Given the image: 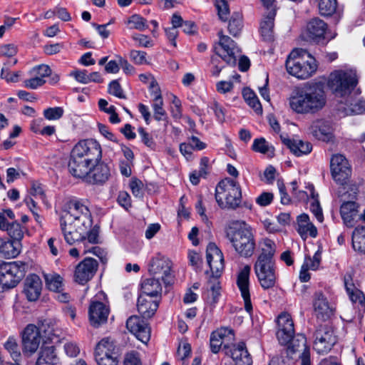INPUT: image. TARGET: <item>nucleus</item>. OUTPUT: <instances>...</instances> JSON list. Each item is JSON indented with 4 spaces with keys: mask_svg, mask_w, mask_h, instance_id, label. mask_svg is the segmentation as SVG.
<instances>
[{
    "mask_svg": "<svg viewBox=\"0 0 365 365\" xmlns=\"http://www.w3.org/2000/svg\"><path fill=\"white\" fill-rule=\"evenodd\" d=\"M351 281V279H350ZM344 285L346 291L349 297L350 300L354 304L358 303L361 306H365V296L364 293L357 289L353 283L349 282L346 278L344 279Z\"/></svg>",
    "mask_w": 365,
    "mask_h": 365,
    "instance_id": "40",
    "label": "nucleus"
},
{
    "mask_svg": "<svg viewBox=\"0 0 365 365\" xmlns=\"http://www.w3.org/2000/svg\"><path fill=\"white\" fill-rule=\"evenodd\" d=\"M54 344L47 341L43 342L36 365H59Z\"/></svg>",
    "mask_w": 365,
    "mask_h": 365,
    "instance_id": "27",
    "label": "nucleus"
},
{
    "mask_svg": "<svg viewBox=\"0 0 365 365\" xmlns=\"http://www.w3.org/2000/svg\"><path fill=\"white\" fill-rule=\"evenodd\" d=\"M318 2V9L320 14L324 16L333 15L337 8L336 0H317Z\"/></svg>",
    "mask_w": 365,
    "mask_h": 365,
    "instance_id": "46",
    "label": "nucleus"
},
{
    "mask_svg": "<svg viewBox=\"0 0 365 365\" xmlns=\"http://www.w3.org/2000/svg\"><path fill=\"white\" fill-rule=\"evenodd\" d=\"M88 170L86 175L76 178L83 179L86 182L93 184H102L106 182L110 176L109 166L103 163L102 160L93 163L92 166H89Z\"/></svg>",
    "mask_w": 365,
    "mask_h": 365,
    "instance_id": "18",
    "label": "nucleus"
},
{
    "mask_svg": "<svg viewBox=\"0 0 365 365\" xmlns=\"http://www.w3.org/2000/svg\"><path fill=\"white\" fill-rule=\"evenodd\" d=\"M289 343H290L289 349L293 353L310 351L309 347L307 345V338L302 334L293 336Z\"/></svg>",
    "mask_w": 365,
    "mask_h": 365,
    "instance_id": "44",
    "label": "nucleus"
},
{
    "mask_svg": "<svg viewBox=\"0 0 365 365\" xmlns=\"http://www.w3.org/2000/svg\"><path fill=\"white\" fill-rule=\"evenodd\" d=\"M226 237L235 252L242 257H251L256 249V240L252 227L244 221H236L225 230Z\"/></svg>",
    "mask_w": 365,
    "mask_h": 365,
    "instance_id": "3",
    "label": "nucleus"
},
{
    "mask_svg": "<svg viewBox=\"0 0 365 365\" xmlns=\"http://www.w3.org/2000/svg\"><path fill=\"white\" fill-rule=\"evenodd\" d=\"M271 147L269 145L266 140L263 138L255 139L252 144V149L255 152L263 154L269 153Z\"/></svg>",
    "mask_w": 365,
    "mask_h": 365,
    "instance_id": "59",
    "label": "nucleus"
},
{
    "mask_svg": "<svg viewBox=\"0 0 365 365\" xmlns=\"http://www.w3.org/2000/svg\"><path fill=\"white\" fill-rule=\"evenodd\" d=\"M330 168L331 176L335 182L340 185L348 182L351 170L348 160L344 155H334L330 160Z\"/></svg>",
    "mask_w": 365,
    "mask_h": 365,
    "instance_id": "15",
    "label": "nucleus"
},
{
    "mask_svg": "<svg viewBox=\"0 0 365 365\" xmlns=\"http://www.w3.org/2000/svg\"><path fill=\"white\" fill-rule=\"evenodd\" d=\"M42 282L36 274L29 275L24 282V293L29 301L37 300L41 293Z\"/></svg>",
    "mask_w": 365,
    "mask_h": 365,
    "instance_id": "28",
    "label": "nucleus"
},
{
    "mask_svg": "<svg viewBox=\"0 0 365 365\" xmlns=\"http://www.w3.org/2000/svg\"><path fill=\"white\" fill-rule=\"evenodd\" d=\"M312 306L314 314L318 319L325 320L332 314L327 297L322 292H317L314 294Z\"/></svg>",
    "mask_w": 365,
    "mask_h": 365,
    "instance_id": "26",
    "label": "nucleus"
},
{
    "mask_svg": "<svg viewBox=\"0 0 365 365\" xmlns=\"http://www.w3.org/2000/svg\"><path fill=\"white\" fill-rule=\"evenodd\" d=\"M21 243L18 241L5 240L0 238V255L6 258L18 256L21 252Z\"/></svg>",
    "mask_w": 365,
    "mask_h": 365,
    "instance_id": "38",
    "label": "nucleus"
},
{
    "mask_svg": "<svg viewBox=\"0 0 365 365\" xmlns=\"http://www.w3.org/2000/svg\"><path fill=\"white\" fill-rule=\"evenodd\" d=\"M327 96L323 88L313 84L297 91L289 98L290 108L299 114H314L325 106Z\"/></svg>",
    "mask_w": 365,
    "mask_h": 365,
    "instance_id": "2",
    "label": "nucleus"
},
{
    "mask_svg": "<svg viewBox=\"0 0 365 365\" xmlns=\"http://www.w3.org/2000/svg\"><path fill=\"white\" fill-rule=\"evenodd\" d=\"M242 15L240 12H234L229 21L228 31L230 34L237 36L242 29Z\"/></svg>",
    "mask_w": 365,
    "mask_h": 365,
    "instance_id": "47",
    "label": "nucleus"
},
{
    "mask_svg": "<svg viewBox=\"0 0 365 365\" xmlns=\"http://www.w3.org/2000/svg\"><path fill=\"white\" fill-rule=\"evenodd\" d=\"M276 15L275 11H269L260 23V32L265 41H272L274 38V19Z\"/></svg>",
    "mask_w": 365,
    "mask_h": 365,
    "instance_id": "37",
    "label": "nucleus"
},
{
    "mask_svg": "<svg viewBox=\"0 0 365 365\" xmlns=\"http://www.w3.org/2000/svg\"><path fill=\"white\" fill-rule=\"evenodd\" d=\"M26 264L22 262L0 264V292L15 287L24 278Z\"/></svg>",
    "mask_w": 365,
    "mask_h": 365,
    "instance_id": "10",
    "label": "nucleus"
},
{
    "mask_svg": "<svg viewBox=\"0 0 365 365\" xmlns=\"http://www.w3.org/2000/svg\"><path fill=\"white\" fill-rule=\"evenodd\" d=\"M283 142L297 156L307 155L312 151V145L308 142H304L302 140H294L291 139H284Z\"/></svg>",
    "mask_w": 365,
    "mask_h": 365,
    "instance_id": "39",
    "label": "nucleus"
},
{
    "mask_svg": "<svg viewBox=\"0 0 365 365\" xmlns=\"http://www.w3.org/2000/svg\"><path fill=\"white\" fill-rule=\"evenodd\" d=\"M171 267L172 262L168 258L157 255L150 259L148 272L153 277L160 279L165 285H169L173 281Z\"/></svg>",
    "mask_w": 365,
    "mask_h": 365,
    "instance_id": "13",
    "label": "nucleus"
},
{
    "mask_svg": "<svg viewBox=\"0 0 365 365\" xmlns=\"http://www.w3.org/2000/svg\"><path fill=\"white\" fill-rule=\"evenodd\" d=\"M310 131L320 140L329 141L331 138V127L328 121L322 119L314 120L310 126Z\"/></svg>",
    "mask_w": 365,
    "mask_h": 365,
    "instance_id": "33",
    "label": "nucleus"
},
{
    "mask_svg": "<svg viewBox=\"0 0 365 365\" xmlns=\"http://www.w3.org/2000/svg\"><path fill=\"white\" fill-rule=\"evenodd\" d=\"M18 52L17 46L14 43L4 44L0 46V57L12 58Z\"/></svg>",
    "mask_w": 365,
    "mask_h": 365,
    "instance_id": "57",
    "label": "nucleus"
},
{
    "mask_svg": "<svg viewBox=\"0 0 365 365\" xmlns=\"http://www.w3.org/2000/svg\"><path fill=\"white\" fill-rule=\"evenodd\" d=\"M129 187L131 190L133 195L136 197H142L143 195V182L137 179L132 178L129 183Z\"/></svg>",
    "mask_w": 365,
    "mask_h": 365,
    "instance_id": "60",
    "label": "nucleus"
},
{
    "mask_svg": "<svg viewBox=\"0 0 365 365\" xmlns=\"http://www.w3.org/2000/svg\"><path fill=\"white\" fill-rule=\"evenodd\" d=\"M159 306V300L150 297H145L140 294L138 297L137 308L138 312L144 319H150L156 312Z\"/></svg>",
    "mask_w": 365,
    "mask_h": 365,
    "instance_id": "29",
    "label": "nucleus"
},
{
    "mask_svg": "<svg viewBox=\"0 0 365 365\" xmlns=\"http://www.w3.org/2000/svg\"><path fill=\"white\" fill-rule=\"evenodd\" d=\"M234 339V332L231 329L222 327L215 331L210 335V345L212 352L217 354L220 351V348L223 345L225 350V345L226 343L231 341Z\"/></svg>",
    "mask_w": 365,
    "mask_h": 365,
    "instance_id": "24",
    "label": "nucleus"
},
{
    "mask_svg": "<svg viewBox=\"0 0 365 365\" xmlns=\"http://www.w3.org/2000/svg\"><path fill=\"white\" fill-rule=\"evenodd\" d=\"M64 110L61 107L48 108L43 111L44 117L49 120L60 119L63 115Z\"/></svg>",
    "mask_w": 365,
    "mask_h": 365,
    "instance_id": "56",
    "label": "nucleus"
},
{
    "mask_svg": "<svg viewBox=\"0 0 365 365\" xmlns=\"http://www.w3.org/2000/svg\"><path fill=\"white\" fill-rule=\"evenodd\" d=\"M225 352L232 359L235 365H252V359L244 342L225 345Z\"/></svg>",
    "mask_w": 365,
    "mask_h": 365,
    "instance_id": "22",
    "label": "nucleus"
},
{
    "mask_svg": "<svg viewBox=\"0 0 365 365\" xmlns=\"http://www.w3.org/2000/svg\"><path fill=\"white\" fill-rule=\"evenodd\" d=\"M321 262V252L317 251L312 257H308L305 258L304 267L310 268V269L316 270L318 269Z\"/></svg>",
    "mask_w": 365,
    "mask_h": 365,
    "instance_id": "58",
    "label": "nucleus"
},
{
    "mask_svg": "<svg viewBox=\"0 0 365 365\" xmlns=\"http://www.w3.org/2000/svg\"><path fill=\"white\" fill-rule=\"evenodd\" d=\"M60 219L67 221L68 223L78 224L89 227H91L93 224L89 209L78 200H71L66 203Z\"/></svg>",
    "mask_w": 365,
    "mask_h": 365,
    "instance_id": "8",
    "label": "nucleus"
},
{
    "mask_svg": "<svg viewBox=\"0 0 365 365\" xmlns=\"http://www.w3.org/2000/svg\"><path fill=\"white\" fill-rule=\"evenodd\" d=\"M125 24L129 29H135L140 31L148 28L147 20L139 14H133L125 21Z\"/></svg>",
    "mask_w": 365,
    "mask_h": 365,
    "instance_id": "43",
    "label": "nucleus"
},
{
    "mask_svg": "<svg viewBox=\"0 0 365 365\" xmlns=\"http://www.w3.org/2000/svg\"><path fill=\"white\" fill-rule=\"evenodd\" d=\"M124 365H142L140 354L135 351H131L125 355Z\"/></svg>",
    "mask_w": 365,
    "mask_h": 365,
    "instance_id": "62",
    "label": "nucleus"
},
{
    "mask_svg": "<svg viewBox=\"0 0 365 365\" xmlns=\"http://www.w3.org/2000/svg\"><path fill=\"white\" fill-rule=\"evenodd\" d=\"M261 254L257 259L273 260V257L276 252V245L270 239H263L260 243Z\"/></svg>",
    "mask_w": 365,
    "mask_h": 365,
    "instance_id": "42",
    "label": "nucleus"
},
{
    "mask_svg": "<svg viewBox=\"0 0 365 365\" xmlns=\"http://www.w3.org/2000/svg\"><path fill=\"white\" fill-rule=\"evenodd\" d=\"M242 95L247 103L257 113L259 114L262 113V105L256 94L251 89H244Z\"/></svg>",
    "mask_w": 365,
    "mask_h": 365,
    "instance_id": "45",
    "label": "nucleus"
},
{
    "mask_svg": "<svg viewBox=\"0 0 365 365\" xmlns=\"http://www.w3.org/2000/svg\"><path fill=\"white\" fill-rule=\"evenodd\" d=\"M359 205L354 200L344 201L340 207V214L346 226L352 227L358 217Z\"/></svg>",
    "mask_w": 365,
    "mask_h": 365,
    "instance_id": "30",
    "label": "nucleus"
},
{
    "mask_svg": "<svg viewBox=\"0 0 365 365\" xmlns=\"http://www.w3.org/2000/svg\"><path fill=\"white\" fill-rule=\"evenodd\" d=\"M297 232L302 238H307V236L316 237L317 235V229L309 220V217L307 214H302L297 217Z\"/></svg>",
    "mask_w": 365,
    "mask_h": 365,
    "instance_id": "35",
    "label": "nucleus"
},
{
    "mask_svg": "<svg viewBox=\"0 0 365 365\" xmlns=\"http://www.w3.org/2000/svg\"><path fill=\"white\" fill-rule=\"evenodd\" d=\"M313 348L318 354H327L336 342L332 329L327 325H320L313 335Z\"/></svg>",
    "mask_w": 365,
    "mask_h": 365,
    "instance_id": "14",
    "label": "nucleus"
},
{
    "mask_svg": "<svg viewBox=\"0 0 365 365\" xmlns=\"http://www.w3.org/2000/svg\"><path fill=\"white\" fill-rule=\"evenodd\" d=\"M31 76H36L38 78L44 79L46 77L51 75V68L45 64L38 65L34 67L30 71Z\"/></svg>",
    "mask_w": 365,
    "mask_h": 365,
    "instance_id": "55",
    "label": "nucleus"
},
{
    "mask_svg": "<svg viewBox=\"0 0 365 365\" xmlns=\"http://www.w3.org/2000/svg\"><path fill=\"white\" fill-rule=\"evenodd\" d=\"M102 160V148L94 139L78 142L73 148L68 161V170L73 177H82L88 173L89 166Z\"/></svg>",
    "mask_w": 365,
    "mask_h": 365,
    "instance_id": "1",
    "label": "nucleus"
},
{
    "mask_svg": "<svg viewBox=\"0 0 365 365\" xmlns=\"http://www.w3.org/2000/svg\"><path fill=\"white\" fill-rule=\"evenodd\" d=\"M261 287L264 289L272 288L276 283V274L274 273H264L260 272L259 274L256 275Z\"/></svg>",
    "mask_w": 365,
    "mask_h": 365,
    "instance_id": "52",
    "label": "nucleus"
},
{
    "mask_svg": "<svg viewBox=\"0 0 365 365\" xmlns=\"http://www.w3.org/2000/svg\"><path fill=\"white\" fill-rule=\"evenodd\" d=\"M219 42L215 43L213 50L217 56L220 57L227 64L235 65L237 56L241 52L236 43L228 36L218 33Z\"/></svg>",
    "mask_w": 365,
    "mask_h": 365,
    "instance_id": "12",
    "label": "nucleus"
},
{
    "mask_svg": "<svg viewBox=\"0 0 365 365\" xmlns=\"http://www.w3.org/2000/svg\"><path fill=\"white\" fill-rule=\"evenodd\" d=\"M147 53L145 51L132 50L130 52V59L138 65H143L148 63L146 58Z\"/></svg>",
    "mask_w": 365,
    "mask_h": 365,
    "instance_id": "61",
    "label": "nucleus"
},
{
    "mask_svg": "<svg viewBox=\"0 0 365 365\" xmlns=\"http://www.w3.org/2000/svg\"><path fill=\"white\" fill-rule=\"evenodd\" d=\"M126 327L143 343L146 344L149 341L150 338V329L148 324L139 317L135 315L130 317L127 319Z\"/></svg>",
    "mask_w": 365,
    "mask_h": 365,
    "instance_id": "21",
    "label": "nucleus"
},
{
    "mask_svg": "<svg viewBox=\"0 0 365 365\" xmlns=\"http://www.w3.org/2000/svg\"><path fill=\"white\" fill-rule=\"evenodd\" d=\"M98 262L91 257L85 258L76 267L74 272L75 281L84 284L91 280L98 269Z\"/></svg>",
    "mask_w": 365,
    "mask_h": 365,
    "instance_id": "20",
    "label": "nucleus"
},
{
    "mask_svg": "<svg viewBox=\"0 0 365 365\" xmlns=\"http://www.w3.org/2000/svg\"><path fill=\"white\" fill-rule=\"evenodd\" d=\"M254 269L256 275L259 274L260 272H262V274L275 272L274 263L273 260L257 259L255 264Z\"/></svg>",
    "mask_w": 365,
    "mask_h": 365,
    "instance_id": "48",
    "label": "nucleus"
},
{
    "mask_svg": "<svg viewBox=\"0 0 365 365\" xmlns=\"http://www.w3.org/2000/svg\"><path fill=\"white\" fill-rule=\"evenodd\" d=\"M51 324V322H45L39 328L34 324L26 326L22 335L24 353L32 354L37 351L42 341V331L51 344H56L60 341L59 330L55 329Z\"/></svg>",
    "mask_w": 365,
    "mask_h": 365,
    "instance_id": "4",
    "label": "nucleus"
},
{
    "mask_svg": "<svg viewBox=\"0 0 365 365\" xmlns=\"http://www.w3.org/2000/svg\"><path fill=\"white\" fill-rule=\"evenodd\" d=\"M206 258L212 276L215 278L212 282H210L212 284L209 292L210 302L215 305L217 303L220 295V286L217 278L220 277L225 268L224 256L215 243H210L207 247Z\"/></svg>",
    "mask_w": 365,
    "mask_h": 365,
    "instance_id": "6",
    "label": "nucleus"
},
{
    "mask_svg": "<svg viewBox=\"0 0 365 365\" xmlns=\"http://www.w3.org/2000/svg\"><path fill=\"white\" fill-rule=\"evenodd\" d=\"M277 338L282 345H287L294 335V326L293 320L289 314L281 313L277 319Z\"/></svg>",
    "mask_w": 365,
    "mask_h": 365,
    "instance_id": "17",
    "label": "nucleus"
},
{
    "mask_svg": "<svg viewBox=\"0 0 365 365\" xmlns=\"http://www.w3.org/2000/svg\"><path fill=\"white\" fill-rule=\"evenodd\" d=\"M250 272L251 267L247 264L240 269L237 278V285L244 300L245 309L249 314H251L252 312V305L250 293Z\"/></svg>",
    "mask_w": 365,
    "mask_h": 365,
    "instance_id": "19",
    "label": "nucleus"
},
{
    "mask_svg": "<svg viewBox=\"0 0 365 365\" xmlns=\"http://www.w3.org/2000/svg\"><path fill=\"white\" fill-rule=\"evenodd\" d=\"M328 26L323 20L318 17L312 19L307 24V34L308 36L317 41L324 39Z\"/></svg>",
    "mask_w": 365,
    "mask_h": 365,
    "instance_id": "31",
    "label": "nucleus"
},
{
    "mask_svg": "<svg viewBox=\"0 0 365 365\" xmlns=\"http://www.w3.org/2000/svg\"><path fill=\"white\" fill-rule=\"evenodd\" d=\"M151 94L153 96V103L152 107L154 111V118L158 120H165L166 112L163 109V101L161 96L160 89L155 81H152L150 83Z\"/></svg>",
    "mask_w": 365,
    "mask_h": 365,
    "instance_id": "32",
    "label": "nucleus"
},
{
    "mask_svg": "<svg viewBox=\"0 0 365 365\" xmlns=\"http://www.w3.org/2000/svg\"><path fill=\"white\" fill-rule=\"evenodd\" d=\"M215 199L222 209H237L242 202L240 185L232 179L225 178L215 188Z\"/></svg>",
    "mask_w": 365,
    "mask_h": 365,
    "instance_id": "7",
    "label": "nucleus"
},
{
    "mask_svg": "<svg viewBox=\"0 0 365 365\" xmlns=\"http://www.w3.org/2000/svg\"><path fill=\"white\" fill-rule=\"evenodd\" d=\"M4 346L10 354L11 358L15 361H17L21 356V354L16 339L14 336H9Z\"/></svg>",
    "mask_w": 365,
    "mask_h": 365,
    "instance_id": "51",
    "label": "nucleus"
},
{
    "mask_svg": "<svg viewBox=\"0 0 365 365\" xmlns=\"http://www.w3.org/2000/svg\"><path fill=\"white\" fill-rule=\"evenodd\" d=\"M312 195V202L310 203V210L314 214L317 220L319 222H322L324 220V216L322 212V209L320 206L319 202L317 199L318 194H315L314 192V187H312L311 190Z\"/></svg>",
    "mask_w": 365,
    "mask_h": 365,
    "instance_id": "50",
    "label": "nucleus"
},
{
    "mask_svg": "<svg viewBox=\"0 0 365 365\" xmlns=\"http://www.w3.org/2000/svg\"><path fill=\"white\" fill-rule=\"evenodd\" d=\"M5 230L7 231L8 235L12 239L11 241H18L21 243V240L24 237V230L19 222L9 223Z\"/></svg>",
    "mask_w": 365,
    "mask_h": 365,
    "instance_id": "49",
    "label": "nucleus"
},
{
    "mask_svg": "<svg viewBox=\"0 0 365 365\" xmlns=\"http://www.w3.org/2000/svg\"><path fill=\"white\" fill-rule=\"evenodd\" d=\"M132 39L137 43L138 46L148 48L153 46V41L144 34H134L132 35Z\"/></svg>",
    "mask_w": 365,
    "mask_h": 365,
    "instance_id": "63",
    "label": "nucleus"
},
{
    "mask_svg": "<svg viewBox=\"0 0 365 365\" xmlns=\"http://www.w3.org/2000/svg\"><path fill=\"white\" fill-rule=\"evenodd\" d=\"M46 286L55 293V298L60 302L66 303L70 300V295L63 292V278L56 273L43 274Z\"/></svg>",
    "mask_w": 365,
    "mask_h": 365,
    "instance_id": "23",
    "label": "nucleus"
},
{
    "mask_svg": "<svg viewBox=\"0 0 365 365\" xmlns=\"http://www.w3.org/2000/svg\"><path fill=\"white\" fill-rule=\"evenodd\" d=\"M338 111L341 116L362 114L365 112V101L348 95L344 103H341Z\"/></svg>",
    "mask_w": 365,
    "mask_h": 365,
    "instance_id": "25",
    "label": "nucleus"
},
{
    "mask_svg": "<svg viewBox=\"0 0 365 365\" xmlns=\"http://www.w3.org/2000/svg\"><path fill=\"white\" fill-rule=\"evenodd\" d=\"M214 2L219 18L222 21H227L230 14L227 1L226 0H214Z\"/></svg>",
    "mask_w": 365,
    "mask_h": 365,
    "instance_id": "54",
    "label": "nucleus"
},
{
    "mask_svg": "<svg viewBox=\"0 0 365 365\" xmlns=\"http://www.w3.org/2000/svg\"><path fill=\"white\" fill-rule=\"evenodd\" d=\"M160 279L153 277L145 279L141 284L142 294L145 297H157L162 292Z\"/></svg>",
    "mask_w": 365,
    "mask_h": 365,
    "instance_id": "36",
    "label": "nucleus"
},
{
    "mask_svg": "<svg viewBox=\"0 0 365 365\" xmlns=\"http://www.w3.org/2000/svg\"><path fill=\"white\" fill-rule=\"evenodd\" d=\"M60 227L65 241L70 245L80 241H86V234L90 228L82 225L68 223L67 221L61 219Z\"/></svg>",
    "mask_w": 365,
    "mask_h": 365,
    "instance_id": "16",
    "label": "nucleus"
},
{
    "mask_svg": "<svg viewBox=\"0 0 365 365\" xmlns=\"http://www.w3.org/2000/svg\"><path fill=\"white\" fill-rule=\"evenodd\" d=\"M314 58L303 48H295L286 61L287 72L298 78L306 79L312 76L317 69Z\"/></svg>",
    "mask_w": 365,
    "mask_h": 365,
    "instance_id": "5",
    "label": "nucleus"
},
{
    "mask_svg": "<svg viewBox=\"0 0 365 365\" xmlns=\"http://www.w3.org/2000/svg\"><path fill=\"white\" fill-rule=\"evenodd\" d=\"M94 356L96 359L118 357L114 342L108 338L101 340L96 346Z\"/></svg>",
    "mask_w": 365,
    "mask_h": 365,
    "instance_id": "34",
    "label": "nucleus"
},
{
    "mask_svg": "<svg viewBox=\"0 0 365 365\" xmlns=\"http://www.w3.org/2000/svg\"><path fill=\"white\" fill-rule=\"evenodd\" d=\"M352 247L355 251L365 253V225L357 226L353 231Z\"/></svg>",
    "mask_w": 365,
    "mask_h": 365,
    "instance_id": "41",
    "label": "nucleus"
},
{
    "mask_svg": "<svg viewBox=\"0 0 365 365\" xmlns=\"http://www.w3.org/2000/svg\"><path fill=\"white\" fill-rule=\"evenodd\" d=\"M108 93L117 98H125L123 89L117 80H113L109 83Z\"/></svg>",
    "mask_w": 365,
    "mask_h": 365,
    "instance_id": "64",
    "label": "nucleus"
},
{
    "mask_svg": "<svg viewBox=\"0 0 365 365\" xmlns=\"http://www.w3.org/2000/svg\"><path fill=\"white\" fill-rule=\"evenodd\" d=\"M358 83L357 76L352 71H336L331 73L329 86L336 96L350 95Z\"/></svg>",
    "mask_w": 365,
    "mask_h": 365,
    "instance_id": "9",
    "label": "nucleus"
},
{
    "mask_svg": "<svg viewBox=\"0 0 365 365\" xmlns=\"http://www.w3.org/2000/svg\"><path fill=\"white\" fill-rule=\"evenodd\" d=\"M108 105V103L106 100L101 98L98 101V106L100 110L104 111L106 113L110 114V122L112 123H118L120 120L118 117V115L115 112V108L114 106H110L108 108H106V106Z\"/></svg>",
    "mask_w": 365,
    "mask_h": 365,
    "instance_id": "53",
    "label": "nucleus"
},
{
    "mask_svg": "<svg viewBox=\"0 0 365 365\" xmlns=\"http://www.w3.org/2000/svg\"><path fill=\"white\" fill-rule=\"evenodd\" d=\"M109 312L110 309L106 294L103 292H98L90 302L88 317L91 324L98 327L106 323Z\"/></svg>",
    "mask_w": 365,
    "mask_h": 365,
    "instance_id": "11",
    "label": "nucleus"
}]
</instances>
